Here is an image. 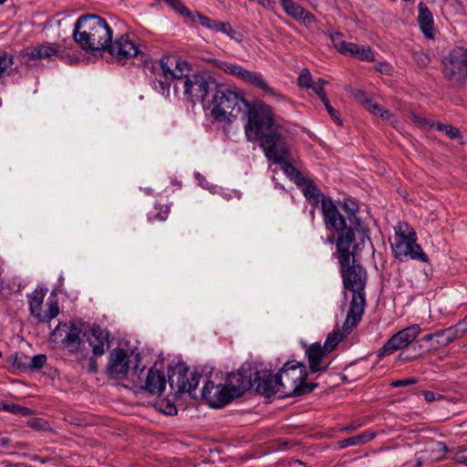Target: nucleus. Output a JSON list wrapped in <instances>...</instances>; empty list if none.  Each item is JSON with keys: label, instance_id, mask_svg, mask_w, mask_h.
Returning a JSON list of instances; mask_svg holds the SVG:
<instances>
[{"label": "nucleus", "instance_id": "obj_1", "mask_svg": "<svg viewBox=\"0 0 467 467\" xmlns=\"http://www.w3.org/2000/svg\"><path fill=\"white\" fill-rule=\"evenodd\" d=\"M190 64L175 55L163 56L151 65V86L164 97L170 96L173 83L175 95L182 94L192 103L204 101L216 88L212 78L202 74H190Z\"/></svg>", "mask_w": 467, "mask_h": 467}, {"label": "nucleus", "instance_id": "obj_2", "mask_svg": "<svg viewBox=\"0 0 467 467\" xmlns=\"http://www.w3.org/2000/svg\"><path fill=\"white\" fill-rule=\"evenodd\" d=\"M207 108L218 121L232 122L243 112L246 122L244 133L249 141H257L264 132L275 125L278 119L272 109L262 102L248 103L243 97L216 84Z\"/></svg>", "mask_w": 467, "mask_h": 467}, {"label": "nucleus", "instance_id": "obj_3", "mask_svg": "<svg viewBox=\"0 0 467 467\" xmlns=\"http://www.w3.org/2000/svg\"><path fill=\"white\" fill-rule=\"evenodd\" d=\"M341 208L347 220L330 199L322 200V214L327 230L337 233L348 231V234H367L372 231V219L359 210L355 201L345 200Z\"/></svg>", "mask_w": 467, "mask_h": 467}, {"label": "nucleus", "instance_id": "obj_4", "mask_svg": "<svg viewBox=\"0 0 467 467\" xmlns=\"http://www.w3.org/2000/svg\"><path fill=\"white\" fill-rule=\"evenodd\" d=\"M285 134L286 130L277 119L275 127L273 126L268 131L264 132L257 141H259L267 160L280 164L286 177L298 186L304 182L306 177L289 162L291 157L289 148L285 141Z\"/></svg>", "mask_w": 467, "mask_h": 467}, {"label": "nucleus", "instance_id": "obj_5", "mask_svg": "<svg viewBox=\"0 0 467 467\" xmlns=\"http://www.w3.org/2000/svg\"><path fill=\"white\" fill-rule=\"evenodd\" d=\"M72 36L83 50L94 53L107 49L112 39V31L105 19L85 15L77 20Z\"/></svg>", "mask_w": 467, "mask_h": 467}, {"label": "nucleus", "instance_id": "obj_6", "mask_svg": "<svg viewBox=\"0 0 467 467\" xmlns=\"http://www.w3.org/2000/svg\"><path fill=\"white\" fill-rule=\"evenodd\" d=\"M341 265V275L344 286L353 292L350 306L344 322L345 330L356 327L360 321L365 306V286L367 283V272L359 265Z\"/></svg>", "mask_w": 467, "mask_h": 467}, {"label": "nucleus", "instance_id": "obj_7", "mask_svg": "<svg viewBox=\"0 0 467 467\" xmlns=\"http://www.w3.org/2000/svg\"><path fill=\"white\" fill-rule=\"evenodd\" d=\"M276 375L281 385L282 398L305 395L317 387L315 383L305 382L306 369L301 363L286 362Z\"/></svg>", "mask_w": 467, "mask_h": 467}, {"label": "nucleus", "instance_id": "obj_8", "mask_svg": "<svg viewBox=\"0 0 467 467\" xmlns=\"http://www.w3.org/2000/svg\"><path fill=\"white\" fill-rule=\"evenodd\" d=\"M394 256L400 260L407 258L427 263L429 258L417 244L414 235H393L389 238Z\"/></svg>", "mask_w": 467, "mask_h": 467}, {"label": "nucleus", "instance_id": "obj_9", "mask_svg": "<svg viewBox=\"0 0 467 467\" xmlns=\"http://www.w3.org/2000/svg\"><path fill=\"white\" fill-rule=\"evenodd\" d=\"M443 74L453 84H462L467 77V49H452L443 60Z\"/></svg>", "mask_w": 467, "mask_h": 467}, {"label": "nucleus", "instance_id": "obj_10", "mask_svg": "<svg viewBox=\"0 0 467 467\" xmlns=\"http://www.w3.org/2000/svg\"><path fill=\"white\" fill-rule=\"evenodd\" d=\"M47 291V289L39 288L35 289L30 295H28L30 314L42 323L49 322L59 313L58 305L55 298H48L47 309L45 310L43 308V303Z\"/></svg>", "mask_w": 467, "mask_h": 467}, {"label": "nucleus", "instance_id": "obj_11", "mask_svg": "<svg viewBox=\"0 0 467 467\" xmlns=\"http://www.w3.org/2000/svg\"><path fill=\"white\" fill-rule=\"evenodd\" d=\"M421 332L419 325L414 324L394 334L379 350V357L389 356L412 343Z\"/></svg>", "mask_w": 467, "mask_h": 467}, {"label": "nucleus", "instance_id": "obj_12", "mask_svg": "<svg viewBox=\"0 0 467 467\" xmlns=\"http://www.w3.org/2000/svg\"><path fill=\"white\" fill-rule=\"evenodd\" d=\"M80 329L73 325L59 324L51 333V339L60 341L64 349L70 354H75L80 348Z\"/></svg>", "mask_w": 467, "mask_h": 467}, {"label": "nucleus", "instance_id": "obj_13", "mask_svg": "<svg viewBox=\"0 0 467 467\" xmlns=\"http://www.w3.org/2000/svg\"><path fill=\"white\" fill-rule=\"evenodd\" d=\"M254 370L248 365L228 375L226 386L234 398L240 397L254 386Z\"/></svg>", "mask_w": 467, "mask_h": 467}, {"label": "nucleus", "instance_id": "obj_14", "mask_svg": "<svg viewBox=\"0 0 467 467\" xmlns=\"http://www.w3.org/2000/svg\"><path fill=\"white\" fill-rule=\"evenodd\" d=\"M358 237L359 241L356 239V235H338L337 249L340 265L345 266L348 263H354V256L365 241L364 235H358Z\"/></svg>", "mask_w": 467, "mask_h": 467}, {"label": "nucleus", "instance_id": "obj_15", "mask_svg": "<svg viewBox=\"0 0 467 467\" xmlns=\"http://www.w3.org/2000/svg\"><path fill=\"white\" fill-rule=\"evenodd\" d=\"M254 386H255L256 391L262 395L271 397L278 394L282 398V389L277 375H272L267 369H254Z\"/></svg>", "mask_w": 467, "mask_h": 467}, {"label": "nucleus", "instance_id": "obj_16", "mask_svg": "<svg viewBox=\"0 0 467 467\" xmlns=\"http://www.w3.org/2000/svg\"><path fill=\"white\" fill-rule=\"evenodd\" d=\"M202 395L213 408H222L234 399L226 385H215L212 380L206 381Z\"/></svg>", "mask_w": 467, "mask_h": 467}, {"label": "nucleus", "instance_id": "obj_17", "mask_svg": "<svg viewBox=\"0 0 467 467\" xmlns=\"http://www.w3.org/2000/svg\"><path fill=\"white\" fill-rule=\"evenodd\" d=\"M119 61L135 57L140 53L138 44L128 36H120L111 41L107 49Z\"/></svg>", "mask_w": 467, "mask_h": 467}, {"label": "nucleus", "instance_id": "obj_18", "mask_svg": "<svg viewBox=\"0 0 467 467\" xmlns=\"http://www.w3.org/2000/svg\"><path fill=\"white\" fill-rule=\"evenodd\" d=\"M130 356L127 351L121 348H114L109 356L107 368L109 375L117 379L126 378L130 368Z\"/></svg>", "mask_w": 467, "mask_h": 467}, {"label": "nucleus", "instance_id": "obj_19", "mask_svg": "<svg viewBox=\"0 0 467 467\" xmlns=\"http://www.w3.org/2000/svg\"><path fill=\"white\" fill-rule=\"evenodd\" d=\"M199 378L198 372L180 368L170 377V384L175 386L179 392H191L198 386Z\"/></svg>", "mask_w": 467, "mask_h": 467}, {"label": "nucleus", "instance_id": "obj_20", "mask_svg": "<svg viewBox=\"0 0 467 467\" xmlns=\"http://www.w3.org/2000/svg\"><path fill=\"white\" fill-rule=\"evenodd\" d=\"M280 4L286 15L301 21L305 26H310L316 22L314 15L305 10L293 0H280Z\"/></svg>", "mask_w": 467, "mask_h": 467}, {"label": "nucleus", "instance_id": "obj_21", "mask_svg": "<svg viewBox=\"0 0 467 467\" xmlns=\"http://www.w3.org/2000/svg\"><path fill=\"white\" fill-rule=\"evenodd\" d=\"M89 345L92 347L94 356H102L109 348V335L99 326H93L90 329Z\"/></svg>", "mask_w": 467, "mask_h": 467}, {"label": "nucleus", "instance_id": "obj_22", "mask_svg": "<svg viewBox=\"0 0 467 467\" xmlns=\"http://www.w3.org/2000/svg\"><path fill=\"white\" fill-rule=\"evenodd\" d=\"M419 15H418V23L422 34L428 39H433L436 35V30L434 27V20L431 12L428 8V6L420 2L419 4Z\"/></svg>", "mask_w": 467, "mask_h": 467}, {"label": "nucleus", "instance_id": "obj_23", "mask_svg": "<svg viewBox=\"0 0 467 467\" xmlns=\"http://www.w3.org/2000/svg\"><path fill=\"white\" fill-rule=\"evenodd\" d=\"M327 354L328 352L319 343L308 347L306 356L311 372L325 371L327 368V365L322 366V360Z\"/></svg>", "mask_w": 467, "mask_h": 467}, {"label": "nucleus", "instance_id": "obj_24", "mask_svg": "<svg viewBox=\"0 0 467 467\" xmlns=\"http://www.w3.org/2000/svg\"><path fill=\"white\" fill-rule=\"evenodd\" d=\"M166 387V379L163 373L150 368L145 379L143 389L151 395L160 396Z\"/></svg>", "mask_w": 467, "mask_h": 467}, {"label": "nucleus", "instance_id": "obj_25", "mask_svg": "<svg viewBox=\"0 0 467 467\" xmlns=\"http://www.w3.org/2000/svg\"><path fill=\"white\" fill-rule=\"evenodd\" d=\"M239 78L261 89L265 94L277 96L275 90L267 84L263 76L258 72L250 71L243 67L242 72L239 75Z\"/></svg>", "mask_w": 467, "mask_h": 467}, {"label": "nucleus", "instance_id": "obj_26", "mask_svg": "<svg viewBox=\"0 0 467 467\" xmlns=\"http://www.w3.org/2000/svg\"><path fill=\"white\" fill-rule=\"evenodd\" d=\"M58 48L52 44L38 45L27 47L23 56L27 60L48 58L57 54Z\"/></svg>", "mask_w": 467, "mask_h": 467}, {"label": "nucleus", "instance_id": "obj_27", "mask_svg": "<svg viewBox=\"0 0 467 467\" xmlns=\"http://www.w3.org/2000/svg\"><path fill=\"white\" fill-rule=\"evenodd\" d=\"M365 109L372 115L379 117L383 121L395 125L398 121L397 117L389 110L383 109L380 105L373 102L371 99L363 100Z\"/></svg>", "mask_w": 467, "mask_h": 467}, {"label": "nucleus", "instance_id": "obj_28", "mask_svg": "<svg viewBox=\"0 0 467 467\" xmlns=\"http://www.w3.org/2000/svg\"><path fill=\"white\" fill-rule=\"evenodd\" d=\"M351 327L348 330H345L344 325L342 326V329L336 328L331 333H329L326 338L324 346H322L328 353L333 351L337 346L343 340V338L351 332Z\"/></svg>", "mask_w": 467, "mask_h": 467}, {"label": "nucleus", "instance_id": "obj_29", "mask_svg": "<svg viewBox=\"0 0 467 467\" xmlns=\"http://www.w3.org/2000/svg\"><path fill=\"white\" fill-rule=\"evenodd\" d=\"M305 197L314 204H317L319 202H322L323 199H327L317 189V187L310 180L305 178L304 182L298 185Z\"/></svg>", "mask_w": 467, "mask_h": 467}, {"label": "nucleus", "instance_id": "obj_30", "mask_svg": "<svg viewBox=\"0 0 467 467\" xmlns=\"http://www.w3.org/2000/svg\"><path fill=\"white\" fill-rule=\"evenodd\" d=\"M7 362L12 367L20 371L26 372L29 370V357L24 353H15L7 358Z\"/></svg>", "mask_w": 467, "mask_h": 467}, {"label": "nucleus", "instance_id": "obj_31", "mask_svg": "<svg viewBox=\"0 0 467 467\" xmlns=\"http://www.w3.org/2000/svg\"><path fill=\"white\" fill-rule=\"evenodd\" d=\"M374 437H375L374 433L363 432L358 435L340 441L338 442V446H339V448L344 449L348 446L364 444V443L373 440Z\"/></svg>", "mask_w": 467, "mask_h": 467}, {"label": "nucleus", "instance_id": "obj_32", "mask_svg": "<svg viewBox=\"0 0 467 467\" xmlns=\"http://www.w3.org/2000/svg\"><path fill=\"white\" fill-rule=\"evenodd\" d=\"M214 31L225 34L236 42H241L243 39L242 35L235 31L229 23L218 21Z\"/></svg>", "mask_w": 467, "mask_h": 467}, {"label": "nucleus", "instance_id": "obj_33", "mask_svg": "<svg viewBox=\"0 0 467 467\" xmlns=\"http://www.w3.org/2000/svg\"><path fill=\"white\" fill-rule=\"evenodd\" d=\"M215 67L217 68H219L220 70H222L227 74L235 76L237 78H239V75L242 72V68H243V67H241L239 65L228 63L225 61H216Z\"/></svg>", "mask_w": 467, "mask_h": 467}, {"label": "nucleus", "instance_id": "obj_34", "mask_svg": "<svg viewBox=\"0 0 467 467\" xmlns=\"http://www.w3.org/2000/svg\"><path fill=\"white\" fill-rule=\"evenodd\" d=\"M155 211H157L154 213L149 214V220L150 221H164L168 218V215L170 213V207L166 204H156Z\"/></svg>", "mask_w": 467, "mask_h": 467}, {"label": "nucleus", "instance_id": "obj_35", "mask_svg": "<svg viewBox=\"0 0 467 467\" xmlns=\"http://www.w3.org/2000/svg\"><path fill=\"white\" fill-rule=\"evenodd\" d=\"M461 330V327H458V324L455 327H451L447 329L440 330L436 332V337H444L445 342L444 344H449L453 341L456 337H459L458 331Z\"/></svg>", "mask_w": 467, "mask_h": 467}, {"label": "nucleus", "instance_id": "obj_36", "mask_svg": "<svg viewBox=\"0 0 467 467\" xmlns=\"http://www.w3.org/2000/svg\"><path fill=\"white\" fill-rule=\"evenodd\" d=\"M192 16V19L193 21L195 20H198L199 23L204 26V27H207L209 29H213L214 30L215 27H216V25L218 23V21L216 20H213V19H210L209 17L200 14V13H196L194 15H191Z\"/></svg>", "mask_w": 467, "mask_h": 467}, {"label": "nucleus", "instance_id": "obj_37", "mask_svg": "<svg viewBox=\"0 0 467 467\" xmlns=\"http://www.w3.org/2000/svg\"><path fill=\"white\" fill-rule=\"evenodd\" d=\"M328 36L334 47L341 54L348 42L342 39V35L339 32H328Z\"/></svg>", "mask_w": 467, "mask_h": 467}, {"label": "nucleus", "instance_id": "obj_38", "mask_svg": "<svg viewBox=\"0 0 467 467\" xmlns=\"http://www.w3.org/2000/svg\"><path fill=\"white\" fill-rule=\"evenodd\" d=\"M13 65V57L6 52H0V78Z\"/></svg>", "mask_w": 467, "mask_h": 467}, {"label": "nucleus", "instance_id": "obj_39", "mask_svg": "<svg viewBox=\"0 0 467 467\" xmlns=\"http://www.w3.org/2000/svg\"><path fill=\"white\" fill-rule=\"evenodd\" d=\"M47 362V356L43 354L29 357V370H37L44 367Z\"/></svg>", "mask_w": 467, "mask_h": 467}, {"label": "nucleus", "instance_id": "obj_40", "mask_svg": "<svg viewBox=\"0 0 467 467\" xmlns=\"http://www.w3.org/2000/svg\"><path fill=\"white\" fill-rule=\"evenodd\" d=\"M356 58L360 60H373V53L368 46H357Z\"/></svg>", "mask_w": 467, "mask_h": 467}, {"label": "nucleus", "instance_id": "obj_41", "mask_svg": "<svg viewBox=\"0 0 467 467\" xmlns=\"http://www.w3.org/2000/svg\"><path fill=\"white\" fill-rule=\"evenodd\" d=\"M327 83L322 78H318V80L311 85V88L315 91V93L320 98L322 102H327L328 99L324 92V86Z\"/></svg>", "mask_w": 467, "mask_h": 467}, {"label": "nucleus", "instance_id": "obj_42", "mask_svg": "<svg viewBox=\"0 0 467 467\" xmlns=\"http://www.w3.org/2000/svg\"><path fill=\"white\" fill-rule=\"evenodd\" d=\"M0 408H2L5 411H9L14 414L27 415L29 412V410L27 408L21 407L16 404L3 403Z\"/></svg>", "mask_w": 467, "mask_h": 467}, {"label": "nucleus", "instance_id": "obj_43", "mask_svg": "<svg viewBox=\"0 0 467 467\" xmlns=\"http://www.w3.org/2000/svg\"><path fill=\"white\" fill-rule=\"evenodd\" d=\"M437 130L443 131L449 138L454 139L459 135V130L451 125L442 124L438 122L436 124Z\"/></svg>", "mask_w": 467, "mask_h": 467}, {"label": "nucleus", "instance_id": "obj_44", "mask_svg": "<svg viewBox=\"0 0 467 467\" xmlns=\"http://www.w3.org/2000/svg\"><path fill=\"white\" fill-rule=\"evenodd\" d=\"M300 87L310 88L312 85L311 74L307 69H303L297 78Z\"/></svg>", "mask_w": 467, "mask_h": 467}, {"label": "nucleus", "instance_id": "obj_45", "mask_svg": "<svg viewBox=\"0 0 467 467\" xmlns=\"http://www.w3.org/2000/svg\"><path fill=\"white\" fill-rule=\"evenodd\" d=\"M410 119L413 123L418 125L419 127L426 128V127H431L433 124H431L426 118L420 117L417 115L416 113L410 114Z\"/></svg>", "mask_w": 467, "mask_h": 467}, {"label": "nucleus", "instance_id": "obj_46", "mask_svg": "<svg viewBox=\"0 0 467 467\" xmlns=\"http://www.w3.org/2000/svg\"><path fill=\"white\" fill-rule=\"evenodd\" d=\"M413 57L417 64L420 67H426L431 61L430 57L422 52H416L413 55Z\"/></svg>", "mask_w": 467, "mask_h": 467}, {"label": "nucleus", "instance_id": "obj_47", "mask_svg": "<svg viewBox=\"0 0 467 467\" xmlns=\"http://www.w3.org/2000/svg\"><path fill=\"white\" fill-rule=\"evenodd\" d=\"M394 230L395 234H415L414 230L410 229V225L406 223H399Z\"/></svg>", "mask_w": 467, "mask_h": 467}, {"label": "nucleus", "instance_id": "obj_48", "mask_svg": "<svg viewBox=\"0 0 467 467\" xmlns=\"http://www.w3.org/2000/svg\"><path fill=\"white\" fill-rule=\"evenodd\" d=\"M99 356H94L92 353V356L88 359V365L87 369L90 373H97L98 372V363H97V358Z\"/></svg>", "mask_w": 467, "mask_h": 467}, {"label": "nucleus", "instance_id": "obj_49", "mask_svg": "<svg viewBox=\"0 0 467 467\" xmlns=\"http://www.w3.org/2000/svg\"><path fill=\"white\" fill-rule=\"evenodd\" d=\"M417 382H418V379L416 378H410V379H399V380L393 381L391 383V386L398 388V387H403V386H407V385L415 384Z\"/></svg>", "mask_w": 467, "mask_h": 467}, {"label": "nucleus", "instance_id": "obj_50", "mask_svg": "<svg viewBox=\"0 0 467 467\" xmlns=\"http://www.w3.org/2000/svg\"><path fill=\"white\" fill-rule=\"evenodd\" d=\"M357 46L358 45L355 43L348 42L346 44V47L343 49L341 54L345 55V56H349V57H355V56H356L355 49H357Z\"/></svg>", "mask_w": 467, "mask_h": 467}, {"label": "nucleus", "instance_id": "obj_51", "mask_svg": "<svg viewBox=\"0 0 467 467\" xmlns=\"http://www.w3.org/2000/svg\"><path fill=\"white\" fill-rule=\"evenodd\" d=\"M324 106L326 107L327 112L331 116V118L338 124L341 123L339 118L337 117V111L330 106L329 100L327 99V102H323Z\"/></svg>", "mask_w": 467, "mask_h": 467}, {"label": "nucleus", "instance_id": "obj_52", "mask_svg": "<svg viewBox=\"0 0 467 467\" xmlns=\"http://www.w3.org/2000/svg\"><path fill=\"white\" fill-rule=\"evenodd\" d=\"M423 394V397H424V400L427 401V402H432L434 401L435 400H441L442 399V396L441 395H439L438 397H436V394L433 392V391H430V390H424L422 392Z\"/></svg>", "mask_w": 467, "mask_h": 467}, {"label": "nucleus", "instance_id": "obj_53", "mask_svg": "<svg viewBox=\"0 0 467 467\" xmlns=\"http://www.w3.org/2000/svg\"><path fill=\"white\" fill-rule=\"evenodd\" d=\"M29 424L33 429L43 430L47 423L41 419H36L31 420Z\"/></svg>", "mask_w": 467, "mask_h": 467}, {"label": "nucleus", "instance_id": "obj_54", "mask_svg": "<svg viewBox=\"0 0 467 467\" xmlns=\"http://www.w3.org/2000/svg\"><path fill=\"white\" fill-rule=\"evenodd\" d=\"M418 357L417 356H414V357H411V356H408V355H405L403 353H400L399 356H398V359L401 362H408V361H411L413 359H416Z\"/></svg>", "mask_w": 467, "mask_h": 467}, {"label": "nucleus", "instance_id": "obj_55", "mask_svg": "<svg viewBox=\"0 0 467 467\" xmlns=\"http://www.w3.org/2000/svg\"><path fill=\"white\" fill-rule=\"evenodd\" d=\"M379 70L381 73H384V74L388 75V74L390 73L391 67L388 64H382V65L379 66Z\"/></svg>", "mask_w": 467, "mask_h": 467}, {"label": "nucleus", "instance_id": "obj_56", "mask_svg": "<svg viewBox=\"0 0 467 467\" xmlns=\"http://www.w3.org/2000/svg\"><path fill=\"white\" fill-rule=\"evenodd\" d=\"M458 327H461L462 334L467 330V317L458 323Z\"/></svg>", "mask_w": 467, "mask_h": 467}, {"label": "nucleus", "instance_id": "obj_57", "mask_svg": "<svg viewBox=\"0 0 467 467\" xmlns=\"http://www.w3.org/2000/svg\"><path fill=\"white\" fill-rule=\"evenodd\" d=\"M434 337H436V333L435 334H428L423 337V339L425 341H431Z\"/></svg>", "mask_w": 467, "mask_h": 467}, {"label": "nucleus", "instance_id": "obj_58", "mask_svg": "<svg viewBox=\"0 0 467 467\" xmlns=\"http://www.w3.org/2000/svg\"><path fill=\"white\" fill-rule=\"evenodd\" d=\"M173 410H176V408L175 407H171L170 410L166 413L171 414Z\"/></svg>", "mask_w": 467, "mask_h": 467}, {"label": "nucleus", "instance_id": "obj_59", "mask_svg": "<svg viewBox=\"0 0 467 467\" xmlns=\"http://www.w3.org/2000/svg\"><path fill=\"white\" fill-rule=\"evenodd\" d=\"M460 462H462L463 464L467 465V458L462 457Z\"/></svg>", "mask_w": 467, "mask_h": 467}, {"label": "nucleus", "instance_id": "obj_60", "mask_svg": "<svg viewBox=\"0 0 467 467\" xmlns=\"http://www.w3.org/2000/svg\"><path fill=\"white\" fill-rule=\"evenodd\" d=\"M363 96H364V93H363L362 91H358V92L356 93V97H360V98H361V97H363Z\"/></svg>", "mask_w": 467, "mask_h": 467}, {"label": "nucleus", "instance_id": "obj_61", "mask_svg": "<svg viewBox=\"0 0 467 467\" xmlns=\"http://www.w3.org/2000/svg\"><path fill=\"white\" fill-rule=\"evenodd\" d=\"M6 2V0H0V5L5 4Z\"/></svg>", "mask_w": 467, "mask_h": 467}, {"label": "nucleus", "instance_id": "obj_62", "mask_svg": "<svg viewBox=\"0 0 467 467\" xmlns=\"http://www.w3.org/2000/svg\"><path fill=\"white\" fill-rule=\"evenodd\" d=\"M417 465L420 467V466L421 465V462L419 461V462H417Z\"/></svg>", "mask_w": 467, "mask_h": 467}, {"label": "nucleus", "instance_id": "obj_63", "mask_svg": "<svg viewBox=\"0 0 467 467\" xmlns=\"http://www.w3.org/2000/svg\"><path fill=\"white\" fill-rule=\"evenodd\" d=\"M150 192H151V191H150V189H149V190H147V194H150Z\"/></svg>", "mask_w": 467, "mask_h": 467}, {"label": "nucleus", "instance_id": "obj_64", "mask_svg": "<svg viewBox=\"0 0 467 467\" xmlns=\"http://www.w3.org/2000/svg\"><path fill=\"white\" fill-rule=\"evenodd\" d=\"M2 356V353L0 352V357Z\"/></svg>", "mask_w": 467, "mask_h": 467}]
</instances>
